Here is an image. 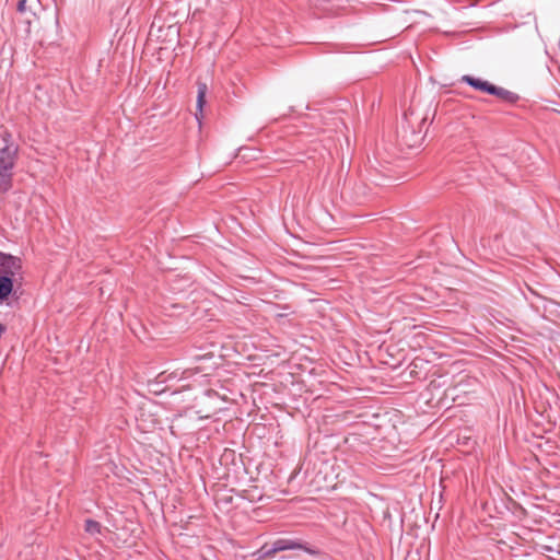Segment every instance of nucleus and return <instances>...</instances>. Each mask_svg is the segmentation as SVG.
I'll return each mask as SVG.
<instances>
[{
	"label": "nucleus",
	"mask_w": 560,
	"mask_h": 560,
	"mask_svg": "<svg viewBox=\"0 0 560 560\" xmlns=\"http://www.w3.org/2000/svg\"><path fill=\"white\" fill-rule=\"evenodd\" d=\"M272 550L277 552L284 550H303L310 555H316L317 551L299 539L279 538L272 542Z\"/></svg>",
	"instance_id": "obj_3"
},
{
	"label": "nucleus",
	"mask_w": 560,
	"mask_h": 560,
	"mask_svg": "<svg viewBox=\"0 0 560 560\" xmlns=\"http://www.w3.org/2000/svg\"><path fill=\"white\" fill-rule=\"evenodd\" d=\"M0 277H9L15 282L22 278L21 258L0 252Z\"/></svg>",
	"instance_id": "obj_2"
},
{
	"label": "nucleus",
	"mask_w": 560,
	"mask_h": 560,
	"mask_svg": "<svg viewBox=\"0 0 560 560\" xmlns=\"http://www.w3.org/2000/svg\"><path fill=\"white\" fill-rule=\"evenodd\" d=\"M460 81L467 83L469 86H471L475 90H479V91H482L490 95H494V96L499 97L500 100H502L506 103H510V104H514L520 100V96L516 93L509 91L504 88L497 86V85L490 83L489 81L482 80L480 78H475V77L465 74L462 77Z\"/></svg>",
	"instance_id": "obj_1"
},
{
	"label": "nucleus",
	"mask_w": 560,
	"mask_h": 560,
	"mask_svg": "<svg viewBox=\"0 0 560 560\" xmlns=\"http://www.w3.org/2000/svg\"><path fill=\"white\" fill-rule=\"evenodd\" d=\"M198 93H197V113L196 118L199 120V114L201 115L203 106L206 104V94L208 91V86L203 82H198Z\"/></svg>",
	"instance_id": "obj_7"
},
{
	"label": "nucleus",
	"mask_w": 560,
	"mask_h": 560,
	"mask_svg": "<svg viewBox=\"0 0 560 560\" xmlns=\"http://www.w3.org/2000/svg\"><path fill=\"white\" fill-rule=\"evenodd\" d=\"M19 156V147L16 144L4 145L0 149V168L13 171Z\"/></svg>",
	"instance_id": "obj_4"
},
{
	"label": "nucleus",
	"mask_w": 560,
	"mask_h": 560,
	"mask_svg": "<svg viewBox=\"0 0 560 560\" xmlns=\"http://www.w3.org/2000/svg\"><path fill=\"white\" fill-rule=\"evenodd\" d=\"M13 171H3L0 168V195L8 192L12 188Z\"/></svg>",
	"instance_id": "obj_6"
},
{
	"label": "nucleus",
	"mask_w": 560,
	"mask_h": 560,
	"mask_svg": "<svg viewBox=\"0 0 560 560\" xmlns=\"http://www.w3.org/2000/svg\"><path fill=\"white\" fill-rule=\"evenodd\" d=\"M276 555V551L272 550V544L269 545V544H265L264 546H261L258 550H256L255 552H253V557L256 559V560H266V559H270L272 558L273 556Z\"/></svg>",
	"instance_id": "obj_8"
},
{
	"label": "nucleus",
	"mask_w": 560,
	"mask_h": 560,
	"mask_svg": "<svg viewBox=\"0 0 560 560\" xmlns=\"http://www.w3.org/2000/svg\"><path fill=\"white\" fill-rule=\"evenodd\" d=\"M196 373L197 372L191 370V369L182 370V371L180 370H175L167 377H165V381H173V380L184 381V380H187V378L191 377Z\"/></svg>",
	"instance_id": "obj_9"
},
{
	"label": "nucleus",
	"mask_w": 560,
	"mask_h": 560,
	"mask_svg": "<svg viewBox=\"0 0 560 560\" xmlns=\"http://www.w3.org/2000/svg\"><path fill=\"white\" fill-rule=\"evenodd\" d=\"M13 288V279H10L9 277H0V303L11 295Z\"/></svg>",
	"instance_id": "obj_5"
},
{
	"label": "nucleus",
	"mask_w": 560,
	"mask_h": 560,
	"mask_svg": "<svg viewBox=\"0 0 560 560\" xmlns=\"http://www.w3.org/2000/svg\"><path fill=\"white\" fill-rule=\"evenodd\" d=\"M16 9L21 13L25 12V10H26V0H19Z\"/></svg>",
	"instance_id": "obj_12"
},
{
	"label": "nucleus",
	"mask_w": 560,
	"mask_h": 560,
	"mask_svg": "<svg viewBox=\"0 0 560 560\" xmlns=\"http://www.w3.org/2000/svg\"><path fill=\"white\" fill-rule=\"evenodd\" d=\"M5 331V326L0 324V337L2 336V334Z\"/></svg>",
	"instance_id": "obj_13"
},
{
	"label": "nucleus",
	"mask_w": 560,
	"mask_h": 560,
	"mask_svg": "<svg viewBox=\"0 0 560 560\" xmlns=\"http://www.w3.org/2000/svg\"><path fill=\"white\" fill-rule=\"evenodd\" d=\"M2 140L4 142V145L14 144L12 142V135L9 131H4L2 133Z\"/></svg>",
	"instance_id": "obj_11"
},
{
	"label": "nucleus",
	"mask_w": 560,
	"mask_h": 560,
	"mask_svg": "<svg viewBox=\"0 0 560 560\" xmlns=\"http://www.w3.org/2000/svg\"><path fill=\"white\" fill-rule=\"evenodd\" d=\"M84 529L91 536L102 535V532H103V527H102L101 523H98L94 520H86Z\"/></svg>",
	"instance_id": "obj_10"
}]
</instances>
